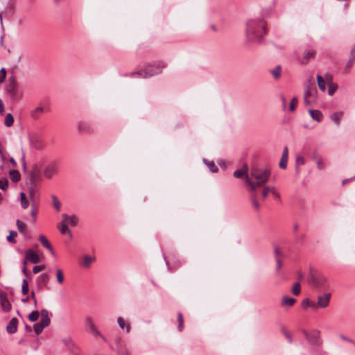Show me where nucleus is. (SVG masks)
<instances>
[{"label": "nucleus", "mask_w": 355, "mask_h": 355, "mask_svg": "<svg viewBox=\"0 0 355 355\" xmlns=\"http://www.w3.org/2000/svg\"><path fill=\"white\" fill-rule=\"evenodd\" d=\"M62 220L67 225L72 227L77 225L78 223V218L75 215L69 216L67 214H62Z\"/></svg>", "instance_id": "2eb2a0df"}, {"label": "nucleus", "mask_w": 355, "mask_h": 355, "mask_svg": "<svg viewBox=\"0 0 355 355\" xmlns=\"http://www.w3.org/2000/svg\"><path fill=\"white\" fill-rule=\"evenodd\" d=\"M342 116L343 114L341 112H335L331 114V119L336 125H339Z\"/></svg>", "instance_id": "72a5a7b5"}, {"label": "nucleus", "mask_w": 355, "mask_h": 355, "mask_svg": "<svg viewBox=\"0 0 355 355\" xmlns=\"http://www.w3.org/2000/svg\"><path fill=\"white\" fill-rule=\"evenodd\" d=\"M6 153H7L6 150L3 144L0 141V157H1V159L3 162H5L6 160Z\"/></svg>", "instance_id": "c03bdc74"}, {"label": "nucleus", "mask_w": 355, "mask_h": 355, "mask_svg": "<svg viewBox=\"0 0 355 355\" xmlns=\"http://www.w3.org/2000/svg\"><path fill=\"white\" fill-rule=\"evenodd\" d=\"M245 37L248 43H259L266 35V23L259 18L250 19L245 24Z\"/></svg>", "instance_id": "f257e3e1"}, {"label": "nucleus", "mask_w": 355, "mask_h": 355, "mask_svg": "<svg viewBox=\"0 0 355 355\" xmlns=\"http://www.w3.org/2000/svg\"><path fill=\"white\" fill-rule=\"evenodd\" d=\"M42 175L40 169L38 166H34L28 174V176L26 179V182L36 183L41 181Z\"/></svg>", "instance_id": "6e6552de"}, {"label": "nucleus", "mask_w": 355, "mask_h": 355, "mask_svg": "<svg viewBox=\"0 0 355 355\" xmlns=\"http://www.w3.org/2000/svg\"><path fill=\"white\" fill-rule=\"evenodd\" d=\"M280 98H281V101H282V109L284 110H285L286 107V97L283 94H281L280 95Z\"/></svg>", "instance_id": "69168bd1"}, {"label": "nucleus", "mask_w": 355, "mask_h": 355, "mask_svg": "<svg viewBox=\"0 0 355 355\" xmlns=\"http://www.w3.org/2000/svg\"><path fill=\"white\" fill-rule=\"evenodd\" d=\"M251 199H252V203L253 207L256 210H259V204L256 197L255 196H252Z\"/></svg>", "instance_id": "5fc2aeb1"}, {"label": "nucleus", "mask_w": 355, "mask_h": 355, "mask_svg": "<svg viewBox=\"0 0 355 355\" xmlns=\"http://www.w3.org/2000/svg\"><path fill=\"white\" fill-rule=\"evenodd\" d=\"M45 327L40 322L35 323L33 326L34 331L37 335L41 334Z\"/></svg>", "instance_id": "49530a36"}, {"label": "nucleus", "mask_w": 355, "mask_h": 355, "mask_svg": "<svg viewBox=\"0 0 355 355\" xmlns=\"http://www.w3.org/2000/svg\"><path fill=\"white\" fill-rule=\"evenodd\" d=\"M248 167L247 164H244L241 167V168L236 170L234 172V176L236 178H241L243 176H245L246 178V176H248Z\"/></svg>", "instance_id": "4be33fe9"}, {"label": "nucleus", "mask_w": 355, "mask_h": 355, "mask_svg": "<svg viewBox=\"0 0 355 355\" xmlns=\"http://www.w3.org/2000/svg\"><path fill=\"white\" fill-rule=\"evenodd\" d=\"M316 163L318 169L322 170L324 168V164L323 163L322 158H318L316 161Z\"/></svg>", "instance_id": "bf43d9fd"}, {"label": "nucleus", "mask_w": 355, "mask_h": 355, "mask_svg": "<svg viewBox=\"0 0 355 355\" xmlns=\"http://www.w3.org/2000/svg\"><path fill=\"white\" fill-rule=\"evenodd\" d=\"M301 291V286L299 282H295L292 288V293L293 295L297 296L300 295Z\"/></svg>", "instance_id": "58836bf2"}, {"label": "nucleus", "mask_w": 355, "mask_h": 355, "mask_svg": "<svg viewBox=\"0 0 355 355\" xmlns=\"http://www.w3.org/2000/svg\"><path fill=\"white\" fill-rule=\"evenodd\" d=\"M269 73L275 80H278L282 76V67L280 65H277L273 69H270Z\"/></svg>", "instance_id": "393cba45"}, {"label": "nucleus", "mask_w": 355, "mask_h": 355, "mask_svg": "<svg viewBox=\"0 0 355 355\" xmlns=\"http://www.w3.org/2000/svg\"><path fill=\"white\" fill-rule=\"evenodd\" d=\"M270 172L266 169L252 168L250 176H246V183L250 186V191H254L266 183L270 178Z\"/></svg>", "instance_id": "f03ea898"}, {"label": "nucleus", "mask_w": 355, "mask_h": 355, "mask_svg": "<svg viewBox=\"0 0 355 355\" xmlns=\"http://www.w3.org/2000/svg\"><path fill=\"white\" fill-rule=\"evenodd\" d=\"M78 130L80 132L83 133H91L93 132V128L92 126L87 122L80 121L78 123Z\"/></svg>", "instance_id": "a211bd4d"}, {"label": "nucleus", "mask_w": 355, "mask_h": 355, "mask_svg": "<svg viewBox=\"0 0 355 355\" xmlns=\"http://www.w3.org/2000/svg\"><path fill=\"white\" fill-rule=\"evenodd\" d=\"M288 157V149L285 146L283 150L282 155L279 162V167L282 169L286 168Z\"/></svg>", "instance_id": "6ab92c4d"}, {"label": "nucleus", "mask_w": 355, "mask_h": 355, "mask_svg": "<svg viewBox=\"0 0 355 355\" xmlns=\"http://www.w3.org/2000/svg\"><path fill=\"white\" fill-rule=\"evenodd\" d=\"M178 330H179V331H182L184 329V320H183V315L181 313H178Z\"/></svg>", "instance_id": "79ce46f5"}, {"label": "nucleus", "mask_w": 355, "mask_h": 355, "mask_svg": "<svg viewBox=\"0 0 355 355\" xmlns=\"http://www.w3.org/2000/svg\"><path fill=\"white\" fill-rule=\"evenodd\" d=\"M10 178V180L14 182H17L20 180V173L17 170H11L9 173Z\"/></svg>", "instance_id": "7c9ffc66"}, {"label": "nucleus", "mask_w": 355, "mask_h": 355, "mask_svg": "<svg viewBox=\"0 0 355 355\" xmlns=\"http://www.w3.org/2000/svg\"><path fill=\"white\" fill-rule=\"evenodd\" d=\"M309 283L312 286L324 289L327 287V278L318 272H311L309 275Z\"/></svg>", "instance_id": "39448f33"}, {"label": "nucleus", "mask_w": 355, "mask_h": 355, "mask_svg": "<svg viewBox=\"0 0 355 355\" xmlns=\"http://www.w3.org/2000/svg\"><path fill=\"white\" fill-rule=\"evenodd\" d=\"M95 261V257H91V256H88V255H85L83 256V262H82V265L85 267V268H89L91 264Z\"/></svg>", "instance_id": "cd10ccee"}, {"label": "nucleus", "mask_w": 355, "mask_h": 355, "mask_svg": "<svg viewBox=\"0 0 355 355\" xmlns=\"http://www.w3.org/2000/svg\"><path fill=\"white\" fill-rule=\"evenodd\" d=\"M48 110L45 103H40L31 112V116L35 119H38Z\"/></svg>", "instance_id": "1a4fd4ad"}, {"label": "nucleus", "mask_w": 355, "mask_h": 355, "mask_svg": "<svg viewBox=\"0 0 355 355\" xmlns=\"http://www.w3.org/2000/svg\"><path fill=\"white\" fill-rule=\"evenodd\" d=\"M309 113L311 118L318 122H320L322 119V114L318 110H309Z\"/></svg>", "instance_id": "a878e982"}, {"label": "nucleus", "mask_w": 355, "mask_h": 355, "mask_svg": "<svg viewBox=\"0 0 355 355\" xmlns=\"http://www.w3.org/2000/svg\"><path fill=\"white\" fill-rule=\"evenodd\" d=\"M331 296V295L329 293L318 295L317 305H318L319 308H327L329 304Z\"/></svg>", "instance_id": "9b49d317"}, {"label": "nucleus", "mask_w": 355, "mask_h": 355, "mask_svg": "<svg viewBox=\"0 0 355 355\" xmlns=\"http://www.w3.org/2000/svg\"><path fill=\"white\" fill-rule=\"evenodd\" d=\"M271 188L270 187H265L262 193H261V196L263 198H266L268 195V193L270 192L271 193Z\"/></svg>", "instance_id": "4d7b16f0"}, {"label": "nucleus", "mask_w": 355, "mask_h": 355, "mask_svg": "<svg viewBox=\"0 0 355 355\" xmlns=\"http://www.w3.org/2000/svg\"><path fill=\"white\" fill-rule=\"evenodd\" d=\"M316 78H317V82H318V85L319 89L322 92H324L326 90V82H325V80L320 75H318Z\"/></svg>", "instance_id": "c756f323"}, {"label": "nucleus", "mask_w": 355, "mask_h": 355, "mask_svg": "<svg viewBox=\"0 0 355 355\" xmlns=\"http://www.w3.org/2000/svg\"><path fill=\"white\" fill-rule=\"evenodd\" d=\"M49 279H50L49 276L46 273H42L40 275H39L36 279V284H37V290L38 291L42 290L43 286H45L47 285V284L49 282Z\"/></svg>", "instance_id": "4468645a"}, {"label": "nucleus", "mask_w": 355, "mask_h": 355, "mask_svg": "<svg viewBox=\"0 0 355 355\" xmlns=\"http://www.w3.org/2000/svg\"><path fill=\"white\" fill-rule=\"evenodd\" d=\"M305 164V159L302 156H297L295 159V164L296 166L298 167L299 166L304 165Z\"/></svg>", "instance_id": "3c124183"}, {"label": "nucleus", "mask_w": 355, "mask_h": 355, "mask_svg": "<svg viewBox=\"0 0 355 355\" xmlns=\"http://www.w3.org/2000/svg\"><path fill=\"white\" fill-rule=\"evenodd\" d=\"M85 322H86L87 327L94 324L93 320L89 317H87L85 318Z\"/></svg>", "instance_id": "774afa93"}, {"label": "nucleus", "mask_w": 355, "mask_h": 355, "mask_svg": "<svg viewBox=\"0 0 355 355\" xmlns=\"http://www.w3.org/2000/svg\"><path fill=\"white\" fill-rule=\"evenodd\" d=\"M16 225L17 227V229L19 231L20 233H21L24 236H26V225L23 223L22 221H21L20 220L17 219L16 220Z\"/></svg>", "instance_id": "c85d7f7f"}, {"label": "nucleus", "mask_w": 355, "mask_h": 355, "mask_svg": "<svg viewBox=\"0 0 355 355\" xmlns=\"http://www.w3.org/2000/svg\"><path fill=\"white\" fill-rule=\"evenodd\" d=\"M276 261V270L279 271L282 267V259H275Z\"/></svg>", "instance_id": "338daca9"}, {"label": "nucleus", "mask_w": 355, "mask_h": 355, "mask_svg": "<svg viewBox=\"0 0 355 355\" xmlns=\"http://www.w3.org/2000/svg\"><path fill=\"white\" fill-rule=\"evenodd\" d=\"M117 322L121 329H125L127 333L130 331V324H126L125 320L122 317L117 318Z\"/></svg>", "instance_id": "bb28decb"}, {"label": "nucleus", "mask_w": 355, "mask_h": 355, "mask_svg": "<svg viewBox=\"0 0 355 355\" xmlns=\"http://www.w3.org/2000/svg\"><path fill=\"white\" fill-rule=\"evenodd\" d=\"M30 299H32L33 301V304L35 306V307H37V300L35 297V293L34 291H32L31 293V298Z\"/></svg>", "instance_id": "052dcab7"}, {"label": "nucleus", "mask_w": 355, "mask_h": 355, "mask_svg": "<svg viewBox=\"0 0 355 355\" xmlns=\"http://www.w3.org/2000/svg\"><path fill=\"white\" fill-rule=\"evenodd\" d=\"M41 318L40 322L43 327H48L50 324L51 320L49 316V311L46 309H43L40 312Z\"/></svg>", "instance_id": "aec40b11"}, {"label": "nucleus", "mask_w": 355, "mask_h": 355, "mask_svg": "<svg viewBox=\"0 0 355 355\" xmlns=\"http://www.w3.org/2000/svg\"><path fill=\"white\" fill-rule=\"evenodd\" d=\"M274 253L275 259H282L284 257V254L282 253L280 248L278 247L275 248Z\"/></svg>", "instance_id": "de8ad7c7"}, {"label": "nucleus", "mask_w": 355, "mask_h": 355, "mask_svg": "<svg viewBox=\"0 0 355 355\" xmlns=\"http://www.w3.org/2000/svg\"><path fill=\"white\" fill-rule=\"evenodd\" d=\"M28 291H29V288H28V282L26 279H24L23 281H22V285H21V293L24 294V295H26L28 294Z\"/></svg>", "instance_id": "a18cd8bd"}, {"label": "nucleus", "mask_w": 355, "mask_h": 355, "mask_svg": "<svg viewBox=\"0 0 355 355\" xmlns=\"http://www.w3.org/2000/svg\"><path fill=\"white\" fill-rule=\"evenodd\" d=\"M165 67L164 64L162 62H159L157 64H148L145 65L144 68L139 70L137 72L132 73V75H137L138 77L141 78H148L155 74L159 73L162 72V69Z\"/></svg>", "instance_id": "20e7f679"}, {"label": "nucleus", "mask_w": 355, "mask_h": 355, "mask_svg": "<svg viewBox=\"0 0 355 355\" xmlns=\"http://www.w3.org/2000/svg\"><path fill=\"white\" fill-rule=\"evenodd\" d=\"M25 258L33 263H37L40 261V257L31 249L26 250Z\"/></svg>", "instance_id": "dca6fc26"}, {"label": "nucleus", "mask_w": 355, "mask_h": 355, "mask_svg": "<svg viewBox=\"0 0 355 355\" xmlns=\"http://www.w3.org/2000/svg\"><path fill=\"white\" fill-rule=\"evenodd\" d=\"M31 215L33 217V222H35V218L37 216V209H36V203L34 204V206H32V209L31 211Z\"/></svg>", "instance_id": "13d9d810"}, {"label": "nucleus", "mask_w": 355, "mask_h": 355, "mask_svg": "<svg viewBox=\"0 0 355 355\" xmlns=\"http://www.w3.org/2000/svg\"><path fill=\"white\" fill-rule=\"evenodd\" d=\"M317 89L313 82L310 80L305 85L304 102L306 106H312L317 102Z\"/></svg>", "instance_id": "7ed1b4c3"}, {"label": "nucleus", "mask_w": 355, "mask_h": 355, "mask_svg": "<svg viewBox=\"0 0 355 355\" xmlns=\"http://www.w3.org/2000/svg\"><path fill=\"white\" fill-rule=\"evenodd\" d=\"M6 71L4 68L0 69V83H3L6 79Z\"/></svg>", "instance_id": "6e6d98bb"}, {"label": "nucleus", "mask_w": 355, "mask_h": 355, "mask_svg": "<svg viewBox=\"0 0 355 355\" xmlns=\"http://www.w3.org/2000/svg\"><path fill=\"white\" fill-rule=\"evenodd\" d=\"M328 86V94L332 96L338 89V85L334 83H330Z\"/></svg>", "instance_id": "ea45409f"}, {"label": "nucleus", "mask_w": 355, "mask_h": 355, "mask_svg": "<svg viewBox=\"0 0 355 355\" xmlns=\"http://www.w3.org/2000/svg\"><path fill=\"white\" fill-rule=\"evenodd\" d=\"M311 300L308 298L304 299L302 302V306L304 309H306L309 306Z\"/></svg>", "instance_id": "e2e57ef3"}, {"label": "nucleus", "mask_w": 355, "mask_h": 355, "mask_svg": "<svg viewBox=\"0 0 355 355\" xmlns=\"http://www.w3.org/2000/svg\"><path fill=\"white\" fill-rule=\"evenodd\" d=\"M297 102V98L296 97H293L291 99L290 105H289V110L293 112L295 110Z\"/></svg>", "instance_id": "8fccbe9b"}, {"label": "nucleus", "mask_w": 355, "mask_h": 355, "mask_svg": "<svg viewBox=\"0 0 355 355\" xmlns=\"http://www.w3.org/2000/svg\"><path fill=\"white\" fill-rule=\"evenodd\" d=\"M13 122H14V118H13L12 115L10 113L7 114L5 117V121H4L5 125L7 127H10L12 125Z\"/></svg>", "instance_id": "473e14b6"}, {"label": "nucleus", "mask_w": 355, "mask_h": 355, "mask_svg": "<svg viewBox=\"0 0 355 355\" xmlns=\"http://www.w3.org/2000/svg\"><path fill=\"white\" fill-rule=\"evenodd\" d=\"M27 190L28 193V197L33 202V207L34 204L37 202L38 199V184L36 183L26 182Z\"/></svg>", "instance_id": "0eeeda50"}, {"label": "nucleus", "mask_w": 355, "mask_h": 355, "mask_svg": "<svg viewBox=\"0 0 355 355\" xmlns=\"http://www.w3.org/2000/svg\"><path fill=\"white\" fill-rule=\"evenodd\" d=\"M355 60V46L352 48L351 51V56L349 58V62L354 63Z\"/></svg>", "instance_id": "680f3d73"}, {"label": "nucleus", "mask_w": 355, "mask_h": 355, "mask_svg": "<svg viewBox=\"0 0 355 355\" xmlns=\"http://www.w3.org/2000/svg\"><path fill=\"white\" fill-rule=\"evenodd\" d=\"M6 92L13 101L19 100L22 97L21 93L19 91L17 83L15 80H10L6 87Z\"/></svg>", "instance_id": "423d86ee"}, {"label": "nucleus", "mask_w": 355, "mask_h": 355, "mask_svg": "<svg viewBox=\"0 0 355 355\" xmlns=\"http://www.w3.org/2000/svg\"><path fill=\"white\" fill-rule=\"evenodd\" d=\"M51 198L55 209H56V211H59L61 208V203L60 202V201L58 200V198L55 196L53 195L51 196Z\"/></svg>", "instance_id": "37998d69"}, {"label": "nucleus", "mask_w": 355, "mask_h": 355, "mask_svg": "<svg viewBox=\"0 0 355 355\" xmlns=\"http://www.w3.org/2000/svg\"><path fill=\"white\" fill-rule=\"evenodd\" d=\"M315 51L313 49L311 50H307L304 52V58L306 59V62H304V64H306L310 58H312L315 56Z\"/></svg>", "instance_id": "e433bc0d"}, {"label": "nucleus", "mask_w": 355, "mask_h": 355, "mask_svg": "<svg viewBox=\"0 0 355 355\" xmlns=\"http://www.w3.org/2000/svg\"><path fill=\"white\" fill-rule=\"evenodd\" d=\"M56 280L58 284H62L64 281L63 272L61 269L58 268L56 269Z\"/></svg>", "instance_id": "f704fd0d"}, {"label": "nucleus", "mask_w": 355, "mask_h": 355, "mask_svg": "<svg viewBox=\"0 0 355 355\" xmlns=\"http://www.w3.org/2000/svg\"><path fill=\"white\" fill-rule=\"evenodd\" d=\"M17 235V232L13 230H10L9 232V235L7 236L6 239L8 242L11 243H15L16 240L15 239V237Z\"/></svg>", "instance_id": "c9c22d12"}, {"label": "nucleus", "mask_w": 355, "mask_h": 355, "mask_svg": "<svg viewBox=\"0 0 355 355\" xmlns=\"http://www.w3.org/2000/svg\"><path fill=\"white\" fill-rule=\"evenodd\" d=\"M18 320L16 318H12L6 327V330L8 334H15L17 330Z\"/></svg>", "instance_id": "f3484780"}, {"label": "nucleus", "mask_w": 355, "mask_h": 355, "mask_svg": "<svg viewBox=\"0 0 355 355\" xmlns=\"http://www.w3.org/2000/svg\"><path fill=\"white\" fill-rule=\"evenodd\" d=\"M296 302V300L288 296H284L281 301V306L282 307H291Z\"/></svg>", "instance_id": "5701e85b"}, {"label": "nucleus", "mask_w": 355, "mask_h": 355, "mask_svg": "<svg viewBox=\"0 0 355 355\" xmlns=\"http://www.w3.org/2000/svg\"><path fill=\"white\" fill-rule=\"evenodd\" d=\"M8 187V181L6 178L0 179V189L2 190H6Z\"/></svg>", "instance_id": "09e8293b"}, {"label": "nucleus", "mask_w": 355, "mask_h": 355, "mask_svg": "<svg viewBox=\"0 0 355 355\" xmlns=\"http://www.w3.org/2000/svg\"><path fill=\"white\" fill-rule=\"evenodd\" d=\"M40 242L42 243V245L46 249H48L51 254L52 255H55V252L51 246V245L49 243L48 239L44 235H40L38 238Z\"/></svg>", "instance_id": "412c9836"}, {"label": "nucleus", "mask_w": 355, "mask_h": 355, "mask_svg": "<svg viewBox=\"0 0 355 355\" xmlns=\"http://www.w3.org/2000/svg\"><path fill=\"white\" fill-rule=\"evenodd\" d=\"M58 173V165L55 162L47 164L44 169V175L48 179H51Z\"/></svg>", "instance_id": "9d476101"}, {"label": "nucleus", "mask_w": 355, "mask_h": 355, "mask_svg": "<svg viewBox=\"0 0 355 355\" xmlns=\"http://www.w3.org/2000/svg\"><path fill=\"white\" fill-rule=\"evenodd\" d=\"M207 164L211 172L216 173L218 171V167L215 165L214 162H209Z\"/></svg>", "instance_id": "603ef678"}, {"label": "nucleus", "mask_w": 355, "mask_h": 355, "mask_svg": "<svg viewBox=\"0 0 355 355\" xmlns=\"http://www.w3.org/2000/svg\"><path fill=\"white\" fill-rule=\"evenodd\" d=\"M44 269V265H38V266H35L33 267V272L35 274H37V273L41 272L42 270H43Z\"/></svg>", "instance_id": "864d4df0"}, {"label": "nucleus", "mask_w": 355, "mask_h": 355, "mask_svg": "<svg viewBox=\"0 0 355 355\" xmlns=\"http://www.w3.org/2000/svg\"><path fill=\"white\" fill-rule=\"evenodd\" d=\"M58 228L60 230V233L62 234H67L70 237H72V234L71 230L67 227V225L62 220L58 225Z\"/></svg>", "instance_id": "b1692460"}, {"label": "nucleus", "mask_w": 355, "mask_h": 355, "mask_svg": "<svg viewBox=\"0 0 355 355\" xmlns=\"http://www.w3.org/2000/svg\"><path fill=\"white\" fill-rule=\"evenodd\" d=\"M0 303L3 311L8 312L11 310L12 305L7 297L6 293L4 291L0 293Z\"/></svg>", "instance_id": "ddd939ff"}, {"label": "nucleus", "mask_w": 355, "mask_h": 355, "mask_svg": "<svg viewBox=\"0 0 355 355\" xmlns=\"http://www.w3.org/2000/svg\"><path fill=\"white\" fill-rule=\"evenodd\" d=\"M39 315L40 313L37 310L33 311L28 315V319L31 322H35L37 320Z\"/></svg>", "instance_id": "a19ab883"}, {"label": "nucleus", "mask_w": 355, "mask_h": 355, "mask_svg": "<svg viewBox=\"0 0 355 355\" xmlns=\"http://www.w3.org/2000/svg\"><path fill=\"white\" fill-rule=\"evenodd\" d=\"M21 205L23 209H26L28 207V202L26 198V195L24 192L20 193Z\"/></svg>", "instance_id": "4c0bfd02"}, {"label": "nucleus", "mask_w": 355, "mask_h": 355, "mask_svg": "<svg viewBox=\"0 0 355 355\" xmlns=\"http://www.w3.org/2000/svg\"><path fill=\"white\" fill-rule=\"evenodd\" d=\"M324 79L325 80V82L328 84V85L330 84V83H333L332 82V76L330 74H328V73L325 74Z\"/></svg>", "instance_id": "0e129e2a"}, {"label": "nucleus", "mask_w": 355, "mask_h": 355, "mask_svg": "<svg viewBox=\"0 0 355 355\" xmlns=\"http://www.w3.org/2000/svg\"><path fill=\"white\" fill-rule=\"evenodd\" d=\"M94 338L99 337L101 338L105 343L107 342V339L106 337L96 328L93 330L91 333H89Z\"/></svg>", "instance_id": "2f4dec72"}, {"label": "nucleus", "mask_w": 355, "mask_h": 355, "mask_svg": "<svg viewBox=\"0 0 355 355\" xmlns=\"http://www.w3.org/2000/svg\"><path fill=\"white\" fill-rule=\"evenodd\" d=\"M30 145L37 150H42L44 147V142L41 137L37 135H33L29 139Z\"/></svg>", "instance_id": "f8f14e48"}]
</instances>
